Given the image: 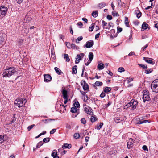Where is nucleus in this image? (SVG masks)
Returning a JSON list of instances; mask_svg holds the SVG:
<instances>
[{
    "mask_svg": "<svg viewBox=\"0 0 158 158\" xmlns=\"http://www.w3.org/2000/svg\"><path fill=\"white\" fill-rule=\"evenodd\" d=\"M17 71L16 69L14 67H7L6 69L3 71V77H10L14 75Z\"/></svg>",
    "mask_w": 158,
    "mask_h": 158,
    "instance_id": "nucleus-1",
    "label": "nucleus"
},
{
    "mask_svg": "<svg viewBox=\"0 0 158 158\" xmlns=\"http://www.w3.org/2000/svg\"><path fill=\"white\" fill-rule=\"evenodd\" d=\"M151 87L152 91L158 93V79H156L152 82Z\"/></svg>",
    "mask_w": 158,
    "mask_h": 158,
    "instance_id": "nucleus-2",
    "label": "nucleus"
},
{
    "mask_svg": "<svg viewBox=\"0 0 158 158\" xmlns=\"http://www.w3.org/2000/svg\"><path fill=\"white\" fill-rule=\"evenodd\" d=\"M7 7L2 6L0 7V16L2 17L5 16L8 10Z\"/></svg>",
    "mask_w": 158,
    "mask_h": 158,
    "instance_id": "nucleus-3",
    "label": "nucleus"
},
{
    "mask_svg": "<svg viewBox=\"0 0 158 158\" xmlns=\"http://www.w3.org/2000/svg\"><path fill=\"white\" fill-rule=\"evenodd\" d=\"M14 104L18 107L19 108L23 106V101L21 99H17L14 102Z\"/></svg>",
    "mask_w": 158,
    "mask_h": 158,
    "instance_id": "nucleus-4",
    "label": "nucleus"
},
{
    "mask_svg": "<svg viewBox=\"0 0 158 158\" xmlns=\"http://www.w3.org/2000/svg\"><path fill=\"white\" fill-rule=\"evenodd\" d=\"M127 141V146L128 149H130L133 146V144L135 143V140L133 139L130 138Z\"/></svg>",
    "mask_w": 158,
    "mask_h": 158,
    "instance_id": "nucleus-5",
    "label": "nucleus"
},
{
    "mask_svg": "<svg viewBox=\"0 0 158 158\" xmlns=\"http://www.w3.org/2000/svg\"><path fill=\"white\" fill-rule=\"evenodd\" d=\"M84 111L87 114L90 115H93V110L90 107H85L84 109Z\"/></svg>",
    "mask_w": 158,
    "mask_h": 158,
    "instance_id": "nucleus-6",
    "label": "nucleus"
},
{
    "mask_svg": "<svg viewBox=\"0 0 158 158\" xmlns=\"http://www.w3.org/2000/svg\"><path fill=\"white\" fill-rule=\"evenodd\" d=\"M93 45L94 42L93 40L89 41H87L86 44L84 45V47L89 48L92 47Z\"/></svg>",
    "mask_w": 158,
    "mask_h": 158,
    "instance_id": "nucleus-7",
    "label": "nucleus"
},
{
    "mask_svg": "<svg viewBox=\"0 0 158 158\" xmlns=\"http://www.w3.org/2000/svg\"><path fill=\"white\" fill-rule=\"evenodd\" d=\"M131 103L132 109V110H134L136 109V106L138 105V102L137 100H135L132 99L131 101Z\"/></svg>",
    "mask_w": 158,
    "mask_h": 158,
    "instance_id": "nucleus-8",
    "label": "nucleus"
},
{
    "mask_svg": "<svg viewBox=\"0 0 158 158\" xmlns=\"http://www.w3.org/2000/svg\"><path fill=\"white\" fill-rule=\"evenodd\" d=\"M52 80L51 76L49 74H45L44 76V81L45 82L50 81Z\"/></svg>",
    "mask_w": 158,
    "mask_h": 158,
    "instance_id": "nucleus-9",
    "label": "nucleus"
},
{
    "mask_svg": "<svg viewBox=\"0 0 158 158\" xmlns=\"http://www.w3.org/2000/svg\"><path fill=\"white\" fill-rule=\"evenodd\" d=\"M77 110L78 109L75 107H72L71 108V111L72 113H77V114H76L75 116H74V115L72 116L73 117L75 118L79 114V112L77 111Z\"/></svg>",
    "mask_w": 158,
    "mask_h": 158,
    "instance_id": "nucleus-10",
    "label": "nucleus"
},
{
    "mask_svg": "<svg viewBox=\"0 0 158 158\" xmlns=\"http://www.w3.org/2000/svg\"><path fill=\"white\" fill-rule=\"evenodd\" d=\"M143 60L148 63L152 65H153L154 64V62L152 61V60H153L152 59L148 57H144L143 58Z\"/></svg>",
    "mask_w": 158,
    "mask_h": 158,
    "instance_id": "nucleus-11",
    "label": "nucleus"
},
{
    "mask_svg": "<svg viewBox=\"0 0 158 158\" xmlns=\"http://www.w3.org/2000/svg\"><path fill=\"white\" fill-rule=\"evenodd\" d=\"M67 91L64 88L62 92V94L63 95V98L64 99H67L68 98Z\"/></svg>",
    "mask_w": 158,
    "mask_h": 158,
    "instance_id": "nucleus-12",
    "label": "nucleus"
},
{
    "mask_svg": "<svg viewBox=\"0 0 158 158\" xmlns=\"http://www.w3.org/2000/svg\"><path fill=\"white\" fill-rule=\"evenodd\" d=\"M142 98L143 99V102H145L146 101H148L150 100V98L149 96V95H146L144 96H143Z\"/></svg>",
    "mask_w": 158,
    "mask_h": 158,
    "instance_id": "nucleus-13",
    "label": "nucleus"
},
{
    "mask_svg": "<svg viewBox=\"0 0 158 158\" xmlns=\"http://www.w3.org/2000/svg\"><path fill=\"white\" fill-rule=\"evenodd\" d=\"M85 56V54L82 53H80L79 54H78L77 56V59H80V60H82V58L84 57Z\"/></svg>",
    "mask_w": 158,
    "mask_h": 158,
    "instance_id": "nucleus-14",
    "label": "nucleus"
},
{
    "mask_svg": "<svg viewBox=\"0 0 158 158\" xmlns=\"http://www.w3.org/2000/svg\"><path fill=\"white\" fill-rule=\"evenodd\" d=\"M148 26V25L146 22H143L142 25L141 31H143L144 30L146 29Z\"/></svg>",
    "mask_w": 158,
    "mask_h": 158,
    "instance_id": "nucleus-15",
    "label": "nucleus"
},
{
    "mask_svg": "<svg viewBox=\"0 0 158 158\" xmlns=\"http://www.w3.org/2000/svg\"><path fill=\"white\" fill-rule=\"evenodd\" d=\"M123 119L121 117H116L114 119V121L117 123H118L122 121Z\"/></svg>",
    "mask_w": 158,
    "mask_h": 158,
    "instance_id": "nucleus-16",
    "label": "nucleus"
},
{
    "mask_svg": "<svg viewBox=\"0 0 158 158\" xmlns=\"http://www.w3.org/2000/svg\"><path fill=\"white\" fill-rule=\"evenodd\" d=\"M102 85L103 83L102 82L97 81L93 85L94 87H95L96 86H101Z\"/></svg>",
    "mask_w": 158,
    "mask_h": 158,
    "instance_id": "nucleus-17",
    "label": "nucleus"
},
{
    "mask_svg": "<svg viewBox=\"0 0 158 158\" xmlns=\"http://www.w3.org/2000/svg\"><path fill=\"white\" fill-rule=\"evenodd\" d=\"M54 69L58 74L61 75L63 73V72L61 71L59 68L57 67H55L54 68Z\"/></svg>",
    "mask_w": 158,
    "mask_h": 158,
    "instance_id": "nucleus-18",
    "label": "nucleus"
},
{
    "mask_svg": "<svg viewBox=\"0 0 158 158\" xmlns=\"http://www.w3.org/2000/svg\"><path fill=\"white\" fill-rule=\"evenodd\" d=\"M71 147V144H69L67 143H64L62 147V148L63 149H66L68 148L69 149Z\"/></svg>",
    "mask_w": 158,
    "mask_h": 158,
    "instance_id": "nucleus-19",
    "label": "nucleus"
},
{
    "mask_svg": "<svg viewBox=\"0 0 158 158\" xmlns=\"http://www.w3.org/2000/svg\"><path fill=\"white\" fill-rule=\"evenodd\" d=\"M77 65H75L72 68V73L73 74H76L77 73Z\"/></svg>",
    "mask_w": 158,
    "mask_h": 158,
    "instance_id": "nucleus-20",
    "label": "nucleus"
},
{
    "mask_svg": "<svg viewBox=\"0 0 158 158\" xmlns=\"http://www.w3.org/2000/svg\"><path fill=\"white\" fill-rule=\"evenodd\" d=\"M5 42V39L2 36V34L0 33V45L3 44Z\"/></svg>",
    "mask_w": 158,
    "mask_h": 158,
    "instance_id": "nucleus-21",
    "label": "nucleus"
},
{
    "mask_svg": "<svg viewBox=\"0 0 158 158\" xmlns=\"http://www.w3.org/2000/svg\"><path fill=\"white\" fill-rule=\"evenodd\" d=\"M111 89L110 87H106L104 89V92L106 93H109L111 91Z\"/></svg>",
    "mask_w": 158,
    "mask_h": 158,
    "instance_id": "nucleus-22",
    "label": "nucleus"
},
{
    "mask_svg": "<svg viewBox=\"0 0 158 158\" xmlns=\"http://www.w3.org/2000/svg\"><path fill=\"white\" fill-rule=\"evenodd\" d=\"M97 67L99 70H101L103 69L104 66L103 64L100 63L98 64Z\"/></svg>",
    "mask_w": 158,
    "mask_h": 158,
    "instance_id": "nucleus-23",
    "label": "nucleus"
},
{
    "mask_svg": "<svg viewBox=\"0 0 158 158\" xmlns=\"http://www.w3.org/2000/svg\"><path fill=\"white\" fill-rule=\"evenodd\" d=\"M106 5V4L105 2H102L101 3H99L98 5V7L100 9H101Z\"/></svg>",
    "mask_w": 158,
    "mask_h": 158,
    "instance_id": "nucleus-24",
    "label": "nucleus"
},
{
    "mask_svg": "<svg viewBox=\"0 0 158 158\" xmlns=\"http://www.w3.org/2000/svg\"><path fill=\"white\" fill-rule=\"evenodd\" d=\"M136 13V14L137 17L139 19L142 15V13L139 11V10L135 11Z\"/></svg>",
    "mask_w": 158,
    "mask_h": 158,
    "instance_id": "nucleus-25",
    "label": "nucleus"
},
{
    "mask_svg": "<svg viewBox=\"0 0 158 158\" xmlns=\"http://www.w3.org/2000/svg\"><path fill=\"white\" fill-rule=\"evenodd\" d=\"M83 88L85 91H89V86L87 83L83 85Z\"/></svg>",
    "mask_w": 158,
    "mask_h": 158,
    "instance_id": "nucleus-26",
    "label": "nucleus"
},
{
    "mask_svg": "<svg viewBox=\"0 0 158 158\" xmlns=\"http://www.w3.org/2000/svg\"><path fill=\"white\" fill-rule=\"evenodd\" d=\"M64 58L66 60L67 62H69L70 61V59L68 55L67 54H64Z\"/></svg>",
    "mask_w": 158,
    "mask_h": 158,
    "instance_id": "nucleus-27",
    "label": "nucleus"
},
{
    "mask_svg": "<svg viewBox=\"0 0 158 158\" xmlns=\"http://www.w3.org/2000/svg\"><path fill=\"white\" fill-rule=\"evenodd\" d=\"M98 15V11L96 10L94 11L92 13V15L94 18H96L97 17Z\"/></svg>",
    "mask_w": 158,
    "mask_h": 158,
    "instance_id": "nucleus-28",
    "label": "nucleus"
},
{
    "mask_svg": "<svg viewBox=\"0 0 158 158\" xmlns=\"http://www.w3.org/2000/svg\"><path fill=\"white\" fill-rule=\"evenodd\" d=\"M91 121L92 122H94L98 120V119L95 115L91 116Z\"/></svg>",
    "mask_w": 158,
    "mask_h": 158,
    "instance_id": "nucleus-29",
    "label": "nucleus"
},
{
    "mask_svg": "<svg viewBox=\"0 0 158 158\" xmlns=\"http://www.w3.org/2000/svg\"><path fill=\"white\" fill-rule=\"evenodd\" d=\"M93 58V54L92 52H89V61H92Z\"/></svg>",
    "mask_w": 158,
    "mask_h": 158,
    "instance_id": "nucleus-30",
    "label": "nucleus"
},
{
    "mask_svg": "<svg viewBox=\"0 0 158 158\" xmlns=\"http://www.w3.org/2000/svg\"><path fill=\"white\" fill-rule=\"evenodd\" d=\"M71 48L76 50H78V49H79V47L76 46L74 44H71Z\"/></svg>",
    "mask_w": 158,
    "mask_h": 158,
    "instance_id": "nucleus-31",
    "label": "nucleus"
},
{
    "mask_svg": "<svg viewBox=\"0 0 158 158\" xmlns=\"http://www.w3.org/2000/svg\"><path fill=\"white\" fill-rule=\"evenodd\" d=\"M125 23L126 26L128 27H129V24L128 19L127 17H125Z\"/></svg>",
    "mask_w": 158,
    "mask_h": 158,
    "instance_id": "nucleus-32",
    "label": "nucleus"
},
{
    "mask_svg": "<svg viewBox=\"0 0 158 158\" xmlns=\"http://www.w3.org/2000/svg\"><path fill=\"white\" fill-rule=\"evenodd\" d=\"M73 105L74 107L76 108H77V107L79 108L80 107V104L79 102L78 101L75 102L73 104Z\"/></svg>",
    "mask_w": 158,
    "mask_h": 158,
    "instance_id": "nucleus-33",
    "label": "nucleus"
},
{
    "mask_svg": "<svg viewBox=\"0 0 158 158\" xmlns=\"http://www.w3.org/2000/svg\"><path fill=\"white\" fill-rule=\"evenodd\" d=\"M152 71L153 70L152 69H148L147 70H145V73L146 74H149L152 72Z\"/></svg>",
    "mask_w": 158,
    "mask_h": 158,
    "instance_id": "nucleus-34",
    "label": "nucleus"
},
{
    "mask_svg": "<svg viewBox=\"0 0 158 158\" xmlns=\"http://www.w3.org/2000/svg\"><path fill=\"white\" fill-rule=\"evenodd\" d=\"M23 40L22 39H20L18 41V43L17 44L19 46H21L23 44Z\"/></svg>",
    "mask_w": 158,
    "mask_h": 158,
    "instance_id": "nucleus-35",
    "label": "nucleus"
},
{
    "mask_svg": "<svg viewBox=\"0 0 158 158\" xmlns=\"http://www.w3.org/2000/svg\"><path fill=\"white\" fill-rule=\"evenodd\" d=\"M138 65L141 67H142L143 69H145L147 68V66L142 64H139Z\"/></svg>",
    "mask_w": 158,
    "mask_h": 158,
    "instance_id": "nucleus-36",
    "label": "nucleus"
},
{
    "mask_svg": "<svg viewBox=\"0 0 158 158\" xmlns=\"http://www.w3.org/2000/svg\"><path fill=\"white\" fill-rule=\"evenodd\" d=\"M51 57L52 58L54 59L56 58V56L55 54L54 51L52 50H51Z\"/></svg>",
    "mask_w": 158,
    "mask_h": 158,
    "instance_id": "nucleus-37",
    "label": "nucleus"
},
{
    "mask_svg": "<svg viewBox=\"0 0 158 158\" xmlns=\"http://www.w3.org/2000/svg\"><path fill=\"white\" fill-rule=\"evenodd\" d=\"M50 139V138L47 137L44 138L43 140V141L44 142L46 143L47 142H49Z\"/></svg>",
    "mask_w": 158,
    "mask_h": 158,
    "instance_id": "nucleus-38",
    "label": "nucleus"
},
{
    "mask_svg": "<svg viewBox=\"0 0 158 158\" xmlns=\"http://www.w3.org/2000/svg\"><path fill=\"white\" fill-rule=\"evenodd\" d=\"M43 144V143L42 141L39 142L36 145V148H40L41 146H42Z\"/></svg>",
    "mask_w": 158,
    "mask_h": 158,
    "instance_id": "nucleus-39",
    "label": "nucleus"
},
{
    "mask_svg": "<svg viewBox=\"0 0 158 158\" xmlns=\"http://www.w3.org/2000/svg\"><path fill=\"white\" fill-rule=\"evenodd\" d=\"M46 131H44L43 132L39 134L38 135V136L35 137V138H36V139L38 138L40 136H41L42 135H44L45 134H46Z\"/></svg>",
    "mask_w": 158,
    "mask_h": 158,
    "instance_id": "nucleus-40",
    "label": "nucleus"
},
{
    "mask_svg": "<svg viewBox=\"0 0 158 158\" xmlns=\"http://www.w3.org/2000/svg\"><path fill=\"white\" fill-rule=\"evenodd\" d=\"M102 24L103 27H104V26H106L107 24V23L105 21H104V20H102ZM103 28H104L106 29H109L108 27H103Z\"/></svg>",
    "mask_w": 158,
    "mask_h": 158,
    "instance_id": "nucleus-41",
    "label": "nucleus"
},
{
    "mask_svg": "<svg viewBox=\"0 0 158 158\" xmlns=\"http://www.w3.org/2000/svg\"><path fill=\"white\" fill-rule=\"evenodd\" d=\"M112 15H113V16H119V15L118 13L117 12L113 11L112 12Z\"/></svg>",
    "mask_w": 158,
    "mask_h": 158,
    "instance_id": "nucleus-42",
    "label": "nucleus"
},
{
    "mask_svg": "<svg viewBox=\"0 0 158 158\" xmlns=\"http://www.w3.org/2000/svg\"><path fill=\"white\" fill-rule=\"evenodd\" d=\"M74 137L76 139H79L80 137V135L78 133H76L74 134Z\"/></svg>",
    "mask_w": 158,
    "mask_h": 158,
    "instance_id": "nucleus-43",
    "label": "nucleus"
},
{
    "mask_svg": "<svg viewBox=\"0 0 158 158\" xmlns=\"http://www.w3.org/2000/svg\"><path fill=\"white\" fill-rule=\"evenodd\" d=\"M4 141V136L0 135V143H2Z\"/></svg>",
    "mask_w": 158,
    "mask_h": 158,
    "instance_id": "nucleus-44",
    "label": "nucleus"
},
{
    "mask_svg": "<svg viewBox=\"0 0 158 158\" xmlns=\"http://www.w3.org/2000/svg\"><path fill=\"white\" fill-rule=\"evenodd\" d=\"M125 70L124 68L122 67H120L118 68V71L120 72H122L124 71Z\"/></svg>",
    "mask_w": 158,
    "mask_h": 158,
    "instance_id": "nucleus-45",
    "label": "nucleus"
},
{
    "mask_svg": "<svg viewBox=\"0 0 158 158\" xmlns=\"http://www.w3.org/2000/svg\"><path fill=\"white\" fill-rule=\"evenodd\" d=\"M103 125V122H101L100 123V125H99V126H98V127H97V129H98V130L100 129L102 127V126Z\"/></svg>",
    "mask_w": 158,
    "mask_h": 158,
    "instance_id": "nucleus-46",
    "label": "nucleus"
},
{
    "mask_svg": "<svg viewBox=\"0 0 158 158\" xmlns=\"http://www.w3.org/2000/svg\"><path fill=\"white\" fill-rule=\"evenodd\" d=\"M148 93L149 92L148 90H145L143 91V96H144L145 95H148Z\"/></svg>",
    "mask_w": 158,
    "mask_h": 158,
    "instance_id": "nucleus-47",
    "label": "nucleus"
},
{
    "mask_svg": "<svg viewBox=\"0 0 158 158\" xmlns=\"http://www.w3.org/2000/svg\"><path fill=\"white\" fill-rule=\"evenodd\" d=\"M13 119L11 121V123H13L16 120V118L15 116V114H13L12 116Z\"/></svg>",
    "mask_w": 158,
    "mask_h": 158,
    "instance_id": "nucleus-48",
    "label": "nucleus"
},
{
    "mask_svg": "<svg viewBox=\"0 0 158 158\" xmlns=\"http://www.w3.org/2000/svg\"><path fill=\"white\" fill-rule=\"evenodd\" d=\"M35 126L34 124H32L31 125L27 127V129L28 131H30L31 129H32L33 127Z\"/></svg>",
    "mask_w": 158,
    "mask_h": 158,
    "instance_id": "nucleus-49",
    "label": "nucleus"
},
{
    "mask_svg": "<svg viewBox=\"0 0 158 158\" xmlns=\"http://www.w3.org/2000/svg\"><path fill=\"white\" fill-rule=\"evenodd\" d=\"M81 122L82 124H85L86 123V121L84 118H83L81 119Z\"/></svg>",
    "mask_w": 158,
    "mask_h": 158,
    "instance_id": "nucleus-50",
    "label": "nucleus"
},
{
    "mask_svg": "<svg viewBox=\"0 0 158 158\" xmlns=\"http://www.w3.org/2000/svg\"><path fill=\"white\" fill-rule=\"evenodd\" d=\"M107 19L109 20H110L112 19V16L109 15H108L106 17Z\"/></svg>",
    "mask_w": 158,
    "mask_h": 158,
    "instance_id": "nucleus-51",
    "label": "nucleus"
},
{
    "mask_svg": "<svg viewBox=\"0 0 158 158\" xmlns=\"http://www.w3.org/2000/svg\"><path fill=\"white\" fill-rule=\"evenodd\" d=\"M143 119L144 118L143 117L141 118L140 119H139V121L137 123L138 124H142V123H141V120Z\"/></svg>",
    "mask_w": 158,
    "mask_h": 158,
    "instance_id": "nucleus-52",
    "label": "nucleus"
},
{
    "mask_svg": "<svg viewBox=\"0 0 158 158\" xmlns=\"http://www.w3.org/2000/svg\"><path fill=\"white\" fill-rule=\"evenodd\" d=\"M56 155H58L57 152H53L51 154V156L53 157Z\"/></svg>",
    "mask_w": 158,
    "mask_h": 158,
    "instance_id": "nucleus-53",
    "label": "nucleus"
},
{
    "mask_svg": "<svg viewBox=\"0 0 158 158\" xmlns=\"http://www.w3.org/2000/svg\"><path fill=\"white\" fill-rule=\"evenodd\" d=\"M94 25L92 26L91 27H89V31H93L94 28Z\"/></svg>",
    "mask_w": 158,
    "mask_h": 158,
    "instance_id": "nucleus-54",
    "label": "nucleus"
},
{
    "mask_svg": "<svg viewBox=\"0 0 158 158\" xmlns=\"http://www.w3.org/2000/svg\"><path fill=\"white\" fill-rule=\"evenodd\" d=\"M142 148L144 150L147 151H148L147 147L146 145H143L142 147Z\"/></svg>",
    "mask_w": 158,
    "mask_h": 158,
    "instance_id": "nucleus-55",
    "label": "nucleus"
},
{
    "mask_svg": "<svg viewBox=\"0 0 158 158\" xmlns=\"http://www.w3.org/2000/svg\"><path fill=\"white\" fill-rule=\"evenodd\" d=\"M87 84V83L85 81V80H82L81 81V85H82L83 86V85H85V84Z\"/></svg>",
    "mask_w": 158,
    "mask_h": 158,
    "instance_id": "nucleus-56",
    "label": "nucleus"
},
{
    "mask_svg": "<svg viewBox=\"0 0 158 158\" xmlns=\"http://www.w3.org/2000/svg\"><path fill=\"white\" fill-rule=\"evenodd\" d=\"M106 94L105 92H102L100 96L101 98H103L105 96Z\"/></svg>",
    "mask_w": 158,
    "mask_h": 158,
    "instance_id": "nucleus-57",
    "label": "nucleus"
},
{
    "mask_svg": "<svg viewBox=\"0 0 158 158\" xmlns=\"http://www.w3.org/2000/svg\"><path fill=\"white\" fill-rule=\"evenodd\" d=\"M66 46L67 48H69L70 46L71 47V44L69 42H66Z\"/></svg>",
    "mask_w": 158,
    "mask_h": 158,
    "instance_id": "nucleus-58",
    "label": "nucleus"
},
{
    "mask_svg": "<svg viewBox=\"0 0 158 158\" xmlns=\"http://www.w3.org/2000/svg\"><path fill=\"white\" fill-rule=\"evenodd\" d=\"M147 122L150 123V121H149V120H143V121L141 120V123H142V124H143V123H146Z\"/></svg>",
    "mask_w": 158,
    "mask_h": 158,
    "instance_id": "nucleus-59",
    "label": "nucleus"
},
{
    "mask_svg": "<svg viewBox=\"0 0 158 158\" xmlns=\"http://www.w3.org/2000/svg\"><path fill=\"white\" fill-rule=\"evenodd\" d=\"M118 32H121L122 31V28L121 27H118L117 28Z\"/></svg>",
    "mask_w": 158,
    "mask_h": 158,
    "instance_id": "nucleus-60",
    "label": "nucleus"
},
{
    "mask_svg": "<svg viewBox=\"0 0 158 158\" xmlns=\"http://www.w3.org/2000/svg\"><path fill=\"white\" fill-rule=\"evenodd\" d=\"M56 131V129H52V130H51L50 131V134H53L55 133V132Z\"/></svg>",
    "mask_w": 158,
    "mask_h": 158,
    "instance_id": "nucleus-61",
    "label": "nucleus"
},
{
    "mask_svg": "<svg viewBox=\"0 0 158 158\" xmlns=\"http://www.w3.org/2000/svg\"><path fill=\"white\" fill-rule=\"evenodd\" d=\"M20 99H21L22 101H23V103H26L27 101L26 99H25L24 98H20Z\"/></svg>",
    "mask_w": 158,
    "mask_h": 158,
    "instance_id": "nucleus-62",
    "label": "nucleus"
},
{
    "mask_svg": "<svg viewBox=\"0 0 158 158\" xmlns=\"http://www.w3.org/2000/svg\"><path fill=\"white\" fill-rule=\"evenodd\" d=\"M83 39V38L82 36H81L79 37H78L77 38V40L78 41H81V40H82Z\"/></svg>",
    "mask_w": 158,
    "mask_h": 158,
    "instance_id": "nucleus-63",
    "label": "nucleus"
},
{
    "mask_svg": "<svg viewBox=\"0 0 158 158\" xmlns=\"http://www.w3.org/2000/svg\"><path fill=\"white\" fill-rule=\"evenodd\" d=\"M156 10L155 12L157 14H158V5L156 6Z\"/></svg>",
    "mask_w": 158,
    "mask_h": 158,
    "instance_id": "nucleus-64",
    "label": "nucleus"
}]
</instances>
